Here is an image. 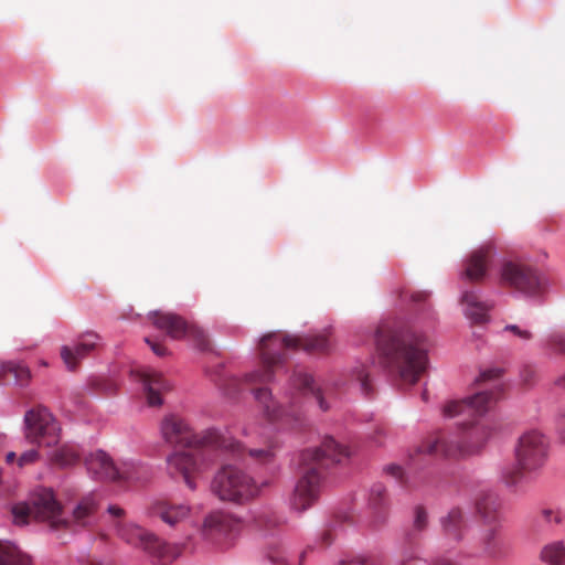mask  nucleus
Returning a JSON list of instances; mask_svg holds the SVG:
<instances>
[{
  "instance_id": "obj_1",
  "label": "nucleus",
  "mask_w": 565,
  "mask_h": 565,
  "mask_svg": "<svg viewBox=\"0 0 565 565\" xmlns=\"http://www.w3.org/2000/svg\"><path fill=\"white\" fill-rule=\"evenodd\" d=\"M376 347L385 365L405 384H415L425 371L427 349L424 335L383 323L376 330Z\"/></svg>"
},
{
  "instance_id": "obj_2",
  "label": "nucleus",
  "mask_w": 565,
  "mask_h": 565,
  "mask_svg": "<svg viewBox=\"0 0 565 565\" xmlns=\"http://www.w3.org/2000/svg\"><path fill=\"white\" fill-rule=\"evenodd\" d=\"M24 436L33 446L19 457L15 451H8L4 459H38L51 456L50 459H81L84 455L75 444L60 445L61 425L54 415L42 405L26 411L24 414Z\"/></svg>"
},
{
  "instance_id": "obj_3",
  "label": "nucleus",
  "mask_w": 565,
  "mask_h": 565,
  "mask_svg": "<svg viewBox=\"0 0 565 565\" xmlns=\"http://www.w3.org/2000/svg\"><path fill=\"white\" fill-rule=\"evenodd\" d=\"M161 433L167 443L178 449L190 452L202 450H218L239 458L271 457L274 452L264 449H246L239 441L223 435L216 428H207L200 433L193 431L181 417L169 415L161 423Z\"/></svg>"
},
{
  "instance_id": "obj_4",
  "label": "nucleus",
  "mask_w": 565,
  "mask_h": 565,
  "mask_svg": "<svg viewBox=\"0 0 565 565\" xmlns=\"http://www.w3.org/2000/svg\"><path fill=\"white\" fill-rule=\"evenodd\" d=\"M297 337L282 332L265 334L258 344L262 367L247 373L243 379L231 376L225 380L223 390L228 397H235L244 387L265 384L273 380L274 369L279 366L285 358V350L297 349Z\"/></svg>"
},
{
  "instance_id": "obj_5",
  "label": "nucleus",
  "mask_w": 565,
  "mask_h": 565,
  "mask_svg": "<svg viewBox=\"0 0 565 565\" xmlns=\"http://www.w3.org/2000/svg\"><path fill=\"white\" fill-rule=\"evenodd\" d=\"M502 375L503 369L500 367L482 370L475 382L479 391L470 397L447 402L443 408L444 416L449 418L460 415L472 417L488 413L504 392Z\"/></svg>"
},
{
  "instance_id": "obj_6",
  "label": "nucleus",
  "mask_w": 565,
  "mask_h": 565,
  "mask_svg": "<svg viewBox=\"0 0 565 565\" xmlns=\"http://www.w3.org/2000/svg\"><path fill=\"white\" fill-rule=\"evenodd\" d=\"M491 435L492 428L481 425L460 435L430 438L418 446L417 455L445 457L446 459L478 456Z\"/></svg>"
},
{
  "instance_id": "obj_7",
  "label": "nucleus",
  "mask_w": 565,
  "mask_h": 565,
  "mask_svg": "<svg viewBox=\"0 0 565 565\" xmlns=\"http://www.w3.org/2000/svg\"><path fill=\"white\" fill-rule=\"evenodd\" d=\"M13 522L18 525L29 523V520L45 522L53 530H62L70 521L64 515L61 503L51 489H39L29 502L18 503L12 508Z\"/></svg>"
},
{
  "instance_id": "obj_8",
  "label": "nucleus",
  "mask_w": 565,
  "mask_h": 565,
  "mask_svg": "<svg viewBox=\"0 0 565 565\" xmlns=\"http://www.w3.org/2000/svg\"><path fill=\"white\" fill-rule=\"evenodd\" d=\"M330 470L326 461H301L297 482L289 497V508L298 513L312 508L320 499Z\"/></svg>"
},
{
  "instance_id": "obj_9",
  "label": "nucleus",
  "mask_w": 565,
  "mask_h": 565,
  "mask_svg": "<svg viewBox=\"0 0 565 565\" xmlns=\"http://www.w3.org/2000/svg\"><path fill=\"white\" fill-rule=\"evenodd\" d=\"M107 512L110 518V526L120 539L159 558L168 556L170 550L169 545L156 534L139 525L126 522V512L122 508L113 504L108 507Z\"/></svg>"
},
{
  "instance_id": "obj_10",
  "label": "nucleus",
  "mask_w": 565,
  "mask_h": 565,
  "mask_svg": "<svg viewBox=\"0 0 565 565\" xmlns=\"http://www.w3.org/2000/svg\"><path fill=\"white\" fill-rule=\"evenodd\" d=\"M212 490L223 501L239 503L255 498L259 492L257 483L234 465H226L218 470Z\"/></svg>"
},
{
  "instance_id": "obj_11",
  "label": "nucleus",
  "mask_w": 565,
  "mask_h": 565,
  "mask_svg": "<svg viewBox=\"0 0 565 565\" xmlns=\"http://www.w3.org/2000/svg\"><path fill=\"white\" fill-rule=\"evenodd\" d=\"M148 318L157 329L166 332L173 340L188 338L201 351H207L211 348L210 339L202 328L175 313L152 311Z\"/></svg>"
},
{
  "instance_id": "obj_12",
  "label": "nucleus",
  "mask_w": 565,
  "mask_h": 565,
  "mask_svg": "<svg viewBox=\"0 0 565 565\" xmlns=\"http://www.w3.org/2000/svg\"><path fill=\"white\" fill-rule=\"evenodd\" d=\"M499 284L526 296L537 295L543 286L537 270L518 259L502 260L499 268Z\"/></svg>"
},
{
  "instance_id": "obj_13",
  "label": "nucleus",
  "mask_w": 565,
  "mask_h": 565,
  "mask_svg": "<svg viewBox=\"0 0 565 565\" xmlns=\"http://www.w3.org/2000/svg\"><path fill=\"white\" fill-rule=\"evenodd\" d=\"M93 479L100 482H125L138 479L132 461H85Z\"/></svg>"
},
{
  "instance_id": "obj_14",
  "label": "nucleus",
  "mask_w": 565,
  "mask_h": 565,
  "mask_svg": "<svg viewBox=\"0 0 565 565\" xmlns=\"http://www.w3.org/2000/svg\"><path fill=\"white\" fill-rule=\"evenodd\" d=\"M542 469L539 461H505L501 468V481L509 489L518 490L535 480Z\"/></svg>"
},
{
  "instance_id": "obj_15",
  "label": "nucleus",
  "mask_w": 565,
  "mask_h": 565,
  "mask_svg": "<svg viewBox=\"0 0 565 565\" xmlns=\"http://www.w3.org/2000/svg\"><path fill=\"white\" fill-rule=\"evenodd\" d=\"M516 459H544L552 455L551 441L539 429L524 431L514 446Z\"/></svg>"
},
{
  "instance_id": "obj_16",
  "label": "nucleus",
  "mask_w": 565,
  "mask_h": 565,
  "mask_svg": "<svg viewBox=\"0 0 565 565\" xmlns=\"http://www.w3.org/2000/svg\"><path fill=\"white\" fill-rule=\"evenodd\" d=\"M494 254L495 246L492 242H487L472 250L463 263L462 278L477 284L483 281Z\"/></svg>"
},
{
  "instance_id": "obj_17",
  "label": "nucleus",
  "mask_w": 565,
  "mask_h": 565,
  "mask_svg": "<svg viewBox=\"0 0 565 565\" xmlns=\"http://www.w3.org/2000/svg\"><path fill=\"white\" fill-rule=\"evenodd\" d=\"M370 518L366 527L371 531L381 530L388 521L391 501L386 488L382 483L371 487L367 500Z\"/></svg>"
},
{
  "instance_id": "obj_18",
  "label": "nucleus",
  "mask_w": 565,
  "mask_h": 565,
  "mask_svg": "<svg viewBox=\"0 0 565 565\" xmlns=\"http://www.w3.org/2000/svg\"><path fill=\"white\" fill-rule=\"evenodd\" d=\"M242 527L243 523L238 518L223 511L211 513L204 521V531L213 540H233Z\"/></svg>"
},
{
  "instance_id": "obj_19",
  "label": "nucleus",
  "mask_w": 565,
  "mask_h": 565,
  "mask_svg": "<svg viewBox=\"0 0 565 565\" xmlns=\"http://www.w3.org/2000/svg\"><path fill=\"white\" fill-rule=\"evenodd\" d=\"M100 347V337L95 332L81 334L73 347L64 345L61 349V358L67 370H76L79 361L88 356Z\"/></svg>"
},
{
  "instance_id": "obj_20",
  "label": "nucleus",
  "mask_w": 565,
  "mask_h": 565,
  "mask_svg": "<svg viewBox=\"0 0 565 565\" xmlns=\"http://www.w3.org/2000/svg\"><path fill=\"white\" fill-rule=\"evenodd\" d=\"M135 376L141 382L149 406H160L162 404L161 394L171 390L170 383L151 369L138 370Z\"/></svg>"
},
{
  "instance_id": "obj_21",
  "label": "nucleus",
  "mask_w": 565,
  "mask_h": 565,
  "mask_svg": "<svg viewBox=\"0 0 565 565\" xmlns=\"http://www.w3.org/2000/svg\"><path fill=\"white\" fill-rule=\"evenodd\" d=\"M358 456L354 448L341 445L331 437H326L319 447L307 449L301 459H337Z\"/></svg>"
},
{
  "instance_id": "obj_22",
  "label": "nucleus",
  "mask_w": 565,
  "mask_h": 565,
  "mask_svg": "<svg viewBox=\"0 0 565 565\" xmlns=\"http://www.w3.org/2000/svg\"><path fill=\"white\" fill-rule=\"evenodd\" d=\"M476 513L486 524H492L499 520L502 500L497 492L481 491L475 500Z\"/></svg>"
},
{
  "instance_id": "obj_23",
  "label": "nucleus",
  "mask_w": 565,
  "mask_h": 565,
  "mask_svg": "<svg viewBox=\"0 0 565 565\" xmlns=\"http://www.w3.org/2000/svg\"><path fill=\"white\" fill-rule=\"evenodd\" d=\"M150 514L159 518L170 526L185 520L190 514V508L182 503H174L168 500H159L150 507Z\"/></svg>"
},
{
  "instance_id": "obj_24",
  "label": "nucleus",
  "mask_w": 565,
  "mask_h": 565,
  "mask_svg": "<svg viewBox=\"0 0 565 565\" xmlns=\"http://www.w3.org/2000/svg\"><path fill=\"white\" fill-rule=\"evenodd\" d=\"M98 504L93 495H87L76 504L72 511L68 525L62 527V530L75 531L76 529L87 527L92 523V519L97 511Z\"/></svg>"
},
{
  "instance_id": "obj_25",
  "label": "nucleus",
  "mask_w": 565,
  "mask_h": 565,
  "mask_svg": "<svg viewBox=\"0 0 565 565\" xmlns=\"http://www.w3.org/2000/svg\"><path fill=\"white\" fill-rule=\"evenodd\" d=\"M461 303L465 306L466 317L472 323H484L488 321V311L492 308V303L482 301L477 291H463Z\"/></svg>"
},
{
  "instance_id": "obj_26",
  "label": "nucleus",
  "mask_w": 565,
  "mask_h": 565,
  "mask_svg": "<svg viewBox=\"0 0 565 565\" xmlns=\"http://www.w3.org/2000/svg\"><path fill=\"white\" fill-rule=\"evenodd\" d=\"M204 461H168V472L174 479H182L190 489H195V478L202 472Z\"/></svg>"
},
{
  "instance_id": "obj_27",
  "label": "nucleus",
  "mask_w": 565,
  "mask_h": 565,
  "mask_svg": "<svg viewBox=\"0 0 565 565\" xmlns=\"http://www.w3.org/2000/svg\"><path fill=\"white\" fill-rule=\"evenodd\" d=\"M443 533L447 540L459 543L463 537L465 515L461 509L452 508L440 519Z\"/></svg>"
},
{
  "instance_id": "obj_28",
  "label": "nucleus",
  "mask_w": 565,
  "mask_h": 565,
  "mask_svg": "<svg viewBox=\"0 0 565 565\" xmlns=\"http://www.w3.org/2000/svg\"><path fill=\"white\" fill-rule=\"evenodd\" d=\"M383 471L402 486H411L418 477V470L413 461H392Z\"/></svg>"
},
{
  "instance_id": "obj_29",
  "label": "nucleus",
  "mask_w": 565,
  "mask_h": 565,
  "mask_svg": "<svg viewBox=\"0 0 565 565\" xmlns=\"http://www.w3.org/2000/svg\"><path fill=\"white\" fill-rule=\"evenodd\" d=\"M291 385L301 394L310 395L323 412L329 409V406L326 404L320 390L315 386V382L311 375L303 371H296L291 377Z\"/></svg>"
},
{
  "instance_id": "obj_30",
  "label": "nucleus",
  "mask_w": 565,
  "mask_h": 565,
  "mask_svg": "<svg viewBox=\"0 0 565 565\" xmlns=\"http://www.w3.org/2000/svg\"><path fill=\"white\" fill-rule=\"evenodd\" d=\"M256 401L262 405L263 412L266 417L270 420L281 418L282 416H289L292 411H286L282 406L278 405L273 396L271 392L265 387L256 388L253 391Z\"/></svg>"
},
{
  "instance_id": "obj_31",
  "label": "nucleus",
  "mask_w": 565,
  "mask_h": 565,
  "mask_svg": "<svg viewBox=\"0 0 565 565\" xmlns=\"http://www.w3.org/2000/svg\"><path fill=\"white\" fill-rule=\"evenodd\" d=\"M564 520V513L559 508L543 507L532 518L531 525L535 533H540L544 527H552L558 525Z\"/></svg>"
},
{
  "instance_id": "obj_32",
  "label": "nucleus",
  "mask_w": 565,
  "mask_h": 565,
  "mask_svg": "<svg viewBox=\"0 0 565 565\" xmlns=\"http://www.w3.org/2000/svg\"><path fill=\"white\" fill-rule=\"evenodd\" d=\"M297 340H299L297 349H302L308 353H327L332 347V342L326 332L297 337Z\"/></svg>"
},
{
  "instance_id": "obj_33",
  "label": "nucleus",
  "mask_w": 565,
  "mask_h": 565,
  "mask_svg": "<svg viewBox=\"0 0 565 565\" xmlns=\"http://www.w3.org/2000/svg\"><path fill=\"white\" fill-rule=\"evenodd\" d=\"M0 565H31V559L14 544L0 541Z\"/></svg>"
},
{
  "instance_id": "obj_34",
  "label": "nucleus",
  "mask_w": 565,
  "mask_h": 565,
  "mask_svg": "<svg viewBox=\"0 0 565 565\" xmlns=\"http://www.w3.org/2000/svg\"><path fill=\"white\" fill-rule=\"evenodd\" d=\"M540 558L547 565L565 564V544L563 541H553L545 544L540 553Z\"/></svg>"
},
{
  "instance_id": "obj_35",
  "label": "nucleus",
  "mask_w": 565,
  "mask_h": 565,
  "mask_svg": "<svg viewBox=\"0 0 565 565\" xmlns=\"http://www.w3.org/2000/svg\"><path fill=\"white\" fill-rule=\"evenodd\" d=\"M352 523V515L347 512L337 513L333 519L327 524L321 540L326 545L333 542L339 532H342L345 524Z\"/></svg>"
},
{
  "instance_id": "obj_36",
  "label": "nucleus",
  "mask_w": 565,
  "mask_h": 565,
  "mask_svg": "<svg viewBox=\"0 0 565 565\" xmlns=\"http://www.w3.org/2000/svg\"><path fill=\"white\" fill-rule=\"evenodd\" d=\"M13 375L15 383L20 386H25L31 380L30 369L21 363L7 362V375Z\"/></svg>"
},
{
  "instance_id": "obj_37",
  "label": "nucleus",
  "mask_w": 565,
  "mask_h": 565,
  "mask_svg": "<svg viewBox=\"0 0 565 565\" xmlns=\"http://www.w3.org/2000/svg\"><path fill=\"white\" fill-rule=\"evenodd\" d=\"M338 565H383V558L377 555H355L344 557Z\"/></svg>"
},
{
  "instance_id": "obj_38",
  "label": "nucleus",
  "mask_w": 565,
  "mask_h": 565,
  "mask_svg": "<svg viewBox=\"0 0 565 565\" xmlns=\"http://www.w3.org/2000/svg\"><path fill=\"white\" fill-rule=\"evenodd\" d=\"M428 525V513L425 507L423 505H416L414 508V520H413V526H412V533H420L423 532Z\"/></svg>"
},
{
  "instance_id": "obj_39",
  "label": "nucleus",
  "mask_w": 565,
  "mask_h": 565,
  "mask_svg": "<svg viewBox=\"0 0 565 565\" xmlns=\"http://www.w3.org/2000/svg\"><path fill=\"white\" fill-rule=\"evenodd\" d=\"M254 522L258 529L269 531L279 524V519L274 513L262 512L255 516Z\"/></svg>"
},
{
  "instance_id": "obj_40",
  "label": "nucleus",
  "mask_w": 565,
  "mask_h": 565,
  "mask_svg": "<svg viewBox=\"0 0 565 565\" xmlns=\"http://www.w3.org/2000/svg\"><path fill=\"white\" fill-rule=\"evenodd\" d=\"M481 541H482L483 553L488 556H493L495 554V550H497L494 529L487 530L484 532Z\"/></svg>"
},
{
  "instance_id": "obj_41",
  "label": "nucleus",
  "mask_w": 565,
  "mask_h": 565,
  "mask_svg": "<svg viewBox=\"0 0 565 565\" xmlns=\"http://www.w3.org/2000/svg\"><path fill=\"white\" fill-rule=\"evenodd\" d=\"M547 347L555 353L565 354V334L554 332L547 339Z\"/></svg>"
},
{
  "instance_id": "obj_42",
  "label": "nucleus",
  "mask_w": 565,
  "mask_h": 565,
  "mask_svg": "<svg viewBox=\"0 0 565 565\" xmlns=\"http://www.w3.org/2000/svg\"><path fill=\"white\" fill-rule=\"evenodd\" d=\"M355 379L360 383L362 392L370 396L373 392L372 384L370 381L369 373L364 369H360L355 372Z\"/></svg>"
},
{
  "instance_id": "obj_43",
  "label": "nucleus",
  "mask_w": 565,
  "mask_h": 565,
  "mask_svg": "<svg viewBox=\"0 0 565 565\" xmlns=\"http://www.w3.org/2000/svg\"><path fill=\"white\" fill-rule=\"evenodd\" d=\"M504 331H509V332H512L515 337L522 339V340H531L532 339V333L526 330V329H521L519 326L516 324H508L505 328H504Z\"/></svg>"
},
{
  "instance_id": "obj_44",
  "label": "nucleus",
  "mask_w": 565,
  "mask_h": 565,
  "mask_svg": "<svg viewBox=\"0 0 565 565\" xmlns=\"http://www.w3.org/2000/svg\"><path fill=\"white\" fill-rule=\"evenodd\" d=\"M145 341L156 355L166 356L168 354V349L161 342L154 341L151 338H146Z\"/></svg>"
},
{
  "instance_id": "obj_45",
  "label": "nucleus",
  "mask_w": 565,
  "mask_h": 565,
  "mask_svg": "<svg viewBox=\"0 0 565 565\" xmlns=\"http://www.w3.org/2000/svg\"><path fill=\"white\" fill-rule=\"evenodd\" d=\"M556 433L565 440V413L561 414L556 419Z\"/></svg>"
},
{
  "instance_id": "obj_46",
  "label": "nucleus",
  "mask_w": 565,
  "mask_h": 565,
  "mask_svg": "<svg viewBox=\"0 0 565 565\" xmlns=\"http://www.w3.org/2000/svg\"><path fill=\"white\" fill-rule=\"evenodd\" d=\"M430 565H458V564L448 557L439 556V557L434 558L431 561Z\"/></svg>"
},
{
  "instance_id": "obj_47",
  "label": "nucleus",
  "mask_w": 565,
  "mask_h": 565,
  "mask_svg": "<svg viewBox=\"0 0 565 565\" xmlns=\"http://www.w3.org/2000/svg\"><path fill=\"white\" fill-rule=\"evenodd\" d=\"M411 297L414 302H425L428 299L429 294L426 291H416L412 294Z\"/></svg>"
},
{
  "instance_id": "obj_48",
  "label": "nucleus",
  "mask_w": 565,
  "mask_h": 565,
  "mask_svg": "<svg viewBox=\"0 0 565 565\" xmlns=\"http://www.w3.org/2000/svg\"><path fill=\"white\" fill-rule=\"evenodd\" d=\"M89 459H98V460H102V459H111L110 456L108 454H106L104 450H97L95 454H92L90 455V458Z\"/></svg>"
},
{
  "instance_id": "obj_49",
  "label": "nucleus",
  "mask_w": 565,
  "mask_h": 565,
  "mask_svg": "<svg viewBox=\"0 0 565 565\" xmlns=\"http://www.w3.org/2000/svg\"><path fill=\"white\" fill-rule=\"evenodd\" d=\"M87 565H111V563L108 561L92 558L87 561Z\"/></svg>"
},
{
  "instance_id": "obj_50",
  "label": "nucleus",
  "mask_w": 565,
  "mask_h": 565,
  "mask_svg": "<svg viewBox=\"0 0 565 565\" xmlns=\"http://www.w3.org/2000/svg\"><path fill=\"white\" fill-rule=\"evenodd\" d=\"M7 376V362H0V380Z\"/></svg>"
},
{
  "instance_id": "obj_51",
  "label": "nucleus",
  "mask_w": 565,
  "mask_h": 565,
  "mask_svg": "<svg viewBox=\"0 0 565 565\" xmlns=\"http://www.w3.org/2000/svg\"><path fill=\"white\" fill-rule=\"evenodd\" d=\"M6 440H7V436L4 434H0V451L4 448Z\"/></svg>"
},
{
  "instance_id": "obj_52",
  "label": "nucleus",
  "mask_w": 565,
  "mask_h": 565,
  "mask_svg": "<svg viewBox=\"0 0 565 565\" xmlns=\"http://www.w3.org/2000/svg\"><path fill=\"white\" fill-rule=\"evenodd\" d=\"M556 384L559 386V387H563L565 388V375L559 377L556 382Z\"/></svg>"
},
{
  "instance_id": "obj_53",
  "label": "nucleus",
  "mask_w": 565,
  "mask_h": 565,
  "mask_svg": "<svg viewBox=\"0 0 565 565\" xmlns=\"http://www.w3.org/2000/svg\"><path fill=\"white\" fill-rule=\"evenodd\" d=\"M269 558H270V561H271L273 563H276V564H282V558H279V557H278V558H275V557H273V556H269Z\"/></svg>"
},
{
  "instance_id": "obj_54",
  "label": "nucleus",
  "mask_w": 565,
  "mask_h": 565,
  "mask_svg": "<svg viewBox=\"0 0 565 565\" xmlns=\"http://www.w3.org/2000/svg\"><path fill=\"white\" fill-rule=\"evenodd\" d=\"M466 426H467V424H466V423H462V424H461V427H462V428H466Z\"/></svg>"
},
{
  "instance_id": "obj_55",
  "label": "nucleus",
  "mask_w": 565,
  "mask_h": 565,
  "mask_svg": "<svg viewBox=\"0 0 565 565\" xmlns=\"http://www.w3.org/2000/svg\"><path fill=\"white\" fill-rule=\"evenodd\" d=\"M403 565H407V564L404 563Z\"/></svg>"
}]
</instances>
